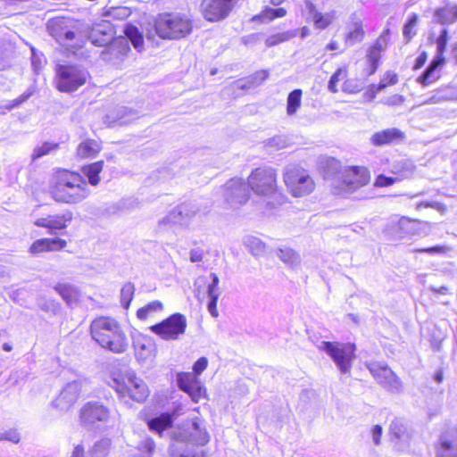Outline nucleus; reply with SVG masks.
Segmentation results:
<instances>
[{"label": "nucleus", "instance_id": "nucleus-30", "mask_svg": "<svg viewBox=\"0 0 457 457\" xmlns=\"http://www.w3.org/2000/svg\"><path fill=\"white\" fill-rule=\"evenodd\" d=\"M54 290L62 296L67 304L71 305L79 301V289L68 283H59L54 287Z\"/></svg>", "mask_w": 457, "mask_h": 457}, {"label": "nucleus", "instance_id": "nucleus-50", "mask_svg": "<svg viewBox=\"0 0 457 457\" xmlns=\"http://www.w3.org/2000/svg\"><path fill=\"white\" fill-rule=\"evenodd\" d=\"M137 448L143 453L140 457H152L155 448V443L151 437L147 436L138 444Z\"/></svg>", "mask_w": 457, "mask_h": 457}, {"label": "nucleus", "instance_id": "nucleus-29", "mask_svg": "<svg viewBox=\"0 0 457 457\" xmlns=\"http://www.w3.org/2000/svg\"><path fill=\"white\" fill-rule=\"evenodd\" d=\"M434 19L436 22L445 25L457 21V4L446 5L435 11Z\"/></svg>", "mask_w": 457, "mask_h": 457}, {"label": "nucleus", "instance_id": "nucleus-1", "mask_svg": "<svg viewBox=\"0 0 457 457\" xmlns=\"http://www.w3.org/2000/svg\"><path fill=\"white\" fill-rule=\"evenodd\" d=\"M171 437L174 443L170 446V457H206L204 451H193L184 445H204L209 442L210 436L200 420L184 421L173 429Z\"/></svg>", "mask_w": 457, "mask_h": 457}, {"label": "nucleus", "instance_id": "nucleus-41", "mask_svg": "<svg viewBox=\"0 0 457 457\" xmlns=\"http://www.w3.org/2000/svg\"><path fill=\"white\" fill-rule=\"evenodd\" d=\"M125 34L128 39H129L130 42L132 43L133 46L138 51H141L143 47L144 39L138 29L136 26L129 25L125 29Z\"/></svg>", "mask_w": 457, "mask_h": 457}, {"label": "nucleus", "instance_id": "nucleus-20", "mask_svg": "<svg viewBox=\"0 0 457 457\" xmlns=\"http://www.w3.org/2000/svg\"><path fill=\"white\" fill-rule=\"evenodd\" d=\"M175 223L181 227H188L191 220L199 213L200 208L195 203H183L171 210Z\"/></svg>", "mask_w": 457, "mask_h": 457}, {"label": "nucleus", "instance_id": "nucleus-15", "mask_svg": "<svg viewBox=\"0 0 457 457\" xmlns=\"http://www.w3.org/2000/svg\"><path fill=\"white\" fill-rule=\"evenodd\" d=\"M222 195L231 207H237L247 202L249 192L243 179H232L223 186Z\"/></svg>", "mask_w": 457, "mask_h": 457}, {"label": "nucleus", "instance_id": "nucleus-36", "mask_svg": "<svg viewBox=\"0 0 457 457\" xmlns=\"http://www.w3.org/2000/svg\"><path fill=\"white\" fill-rule=\"evenodd\" d=\"M244 244L254 256L262 255L266 252L265 243L256 237H245L244 238Z\"/></svg>", "mask_w": 457, "mask_h": 457}, {"label": "nucleus", "instance_id": "nucleus-35", "mask_svg": "<svg viewBox=\"0 0 457 457\" xmlns=\"http://www.w3.org/2000/svg\"><path fill=\"white\" fill-rule=\"evenodd\" d=\"M136 357L139 361H145L153 355L154 344L149 339L137 340L134 343Z\"/></svg>", "mask_w": 457, "mask_h": 457}, {"label": "nucleus", "instance_id": "nucleus-38", "mask_svg": "<svg viewBox=\"0 0 457 457\" xmlns=\"http://www.w3.org/2000/svg\"><path fill=\"white\" fill-rule=\"evenodd\" d=\"M390 435L396 440L403 439L408 433L407 422L403 419H395L390 424Z\"/></svg>", "mask_w": 457, "mask_h": 457}, {"label": "nucleus", "instance_id": "nucleus-39", "mask_svg": "<svg viewBox=\"0 0 457 457\" xmlns=\"http://www.w3.org/2000/svg\"><path fill=\"white\" fill-rule=\"evenodd\" d=\"M302 90L295 89L289 93L287 100V113L294 115L301 106Z\"/></svg>", "mask_w": 457, "mask_h": 457}, {"label": "nucleus", "instance_id": "nucleus-18", "mask_svg": "<svg viewBox=\"0 0 457 457\" xmlns=\"http://www.w3.org/2000/svg\"><path fill=\"white\" fill-rule=\"evenodd\" d=\"M81 390L79 381L68 383L59 395L53 401V406L60 411H68L78 400Z\"/></svg>", "mask_w": 457, "mask_h": 457}, {"label": "nucleus", "instance_id": "nucleus-10", "mask_svg": "<svg viewBox=\"0 0 457 457\" xmlns=\"http://www.w3.org/2000/svg\"><path fill=\"white\" fill-rule=\"evenodd\" d=\"M247 183L258 195L272 196L277 194V175L272 168H256L249 175Z\"/></svg>", "mask_w": 457, "mask_h": 457}, {"label": "nucleus", "instance_id": "nucleus-6", "mask_svg": "<svg viewBox=\"0 0 457 457\" xmlns=\"http://www.w3.org/2000/svg\"><path fill=\"white\" fill-rule=\"evenodd\" d=\"M88 77V71L81 65L58 63L55 66V86L60 92H75L86 84Z\"/></svg>", "mask_w": 457, "mask_h": 457}, {"label": "nucleus", "instance_id": "nucleus-33", "mask_svg": "<svg viewBox=\"0 0 457 457\" xmlns=\"http://www.w3.org/2000/svg\"><path fill=\"white\" fill-rule=\"evenodd\" d=\"M104 168V162H96L82 167L81 171L84 176L88 179L87 184L91 186H97L100 182L99 174L102 172Z\"/></svg>", "mask_w": 457, "mask_h": 457}, {"label": "nucleus", "instance_id": "nucleus-45", "mask_svg": "<svg viewBox=\"0 0 457 457\" xmlns=\"http://www.w3.org/2000/svg\"><path fill=\"white\" fill-rule=\"evenodd\" d=\"M135 286L131 282L126 283L120 290V303L123 308L128 309L134 297Z\"/></svg>", "mask_w": 457, "mask_h": 457}, {"label": "nucleus", "instance_id": "nucleus-9", "mask_svg": "<svg viewBox=\"0 0 457 457\" xmlns=\"http://www.w3.org/2000/svg\"><path fill=\"white\" fill-rule=\"evenodd\" d=\"M284 181L290 193L295 197L309 195L315 187L308 171L296 165L287 167L284 173Z\"/></svg>", "mask_w": 457, "mask_h": 457}, {"label": "nucleus", "instance_id": "nucleus-8", "mask_svg": "<svg viewBox=\"0 0 457 457\" xmlns=\"http://www.w3.org/2000/svg\"><path fill=\"white\" fill-rule=\"evenodd\" d=\"M46 29L50 36L59 44L71 47L79 46L78 21L69 17H54L47 21Z\"/></svg>", "mask_w": 457, "mask_h": 457}, {"label": "nucleus", "instance_id": "nucleus-2", "mask_svg": "<svg viewBox=\"0 0 457 457\" xmlns=\"http://www.w3.org/2000/svg\"><path fill=\"white\" fill-rule=\"evenodd\" d=\"M50 194L56 202L73 204L85 200L90 195V189L81 174L62 170L56 175Z\"/></svg>", "mask_w": 457, "mask_h": 457}, {"label": "nucleus", "instance_id": "nucleus-3", "mask_svg": "<svg viewBox=\"0 0 457 457\" xmlns=\"http://www.w3.org/2000/svg\"><path fill=\"white\" fill-rule=\"evenodd\" d=\"M92 338L102 347L121 353L128 347V340L118 321L111 317H98L90 326Z\"/></svg>", "mask_w": 457, "mask_h": 457}, {"label": "nucleus", "instance_id": "nucleus-47", "mask_svg": "<svg viewBox=\"0 0 457 457\" xmlns=\"http://www.w3.org/2000/svg\"><path fill=\"white\" fill-rule=\"evenodd\" d=\"M269 76V72L267 71H258L254 74H253L247 79V84H242V88H250L259 86L262 82H263Z\"/></svg>", "mask_w": 457, "mask_h": 457}, {"label": "nucleus", "instance_id": "nucleus-64", "mask_svg": "<svg viewBox=\"0 0 457 457\" xmlns=\"http://www.w3.org/2000/svg\"><path fill=\"white\" fill-rule=\"evenodd\" d=\"M5 433V438L7 441L12 442V443H19L21 440L20 433L16 429H9L7 431H4Z\"/></svg>", "mask_w": 457, "mask_h": 457}, {"label": "nucleus", "instance_id": "nucleus-60", "mask_svg": "<svg viewBox=\"0 0 457 457\" xmlns=\"http://www.w3.org/2000/svg\"><path fill=\"white\" fill-rule=\"evenodd\" d=\"M105 16H112L115 19H122L128 15V11L123 7H113L104 12Z\"/></svg>", "mask_w": 457, "mask_h": 457}, {"label": "nucleus", "instance_id": "nucleus-14", "mask_svg": "<svg viewBox=\"0 0 457 457\" xmlns=\"http://www.w3.org/2000/svg\"><path fill=\"white\" fill-rule=\"evenodd\" d=\"M369 370L378 384L393 393L402 391V382L395 373L387 366L379 362L369 365Z\"/></svg>", "mask_w": 457, "mask_h": 457}, {"label": "nucleus", "instance_id": "nucleus-27", "mask_svg": "<svg viewBox=\"0 0 457 457\" xmlns=\"http://www.w3.org/2000/svg\"><path fill=\"white\" fill-rule=\"evenodd\" d=\"M348 32L345 36V44L348 46L361 42L364 37L362 22L360 19L353 18L352 22L347 27Z\"/></svg>", "mask_w": 457, "mask_h": 457}, {"label": "nucleus", "instance_id": "nucleus-37", "mask_svg": "<svg viewBox=\"0 0 457 457\" xmlns=\"http://www.w3.org/2000/svg\"><path fill=\"white\" fill-rule=\"evenodd\" d=\"M287 14V11L284 8H270L265 7L258 15L253 16V21H260L262 22L270 21L276 18L284 17Z\"/></svg>", "mask_w": 457, "mask_h": 457}, {"label": "nucleus", "instance_id": "nucleus-53", "mask_svg": "<svg viewBox=\"0 0 457 457\" xmlns=\"http://www.w3.org/2000/svg\"><path fill=\"white\" fill-rule=\"evenodd\" d=\"M109 441L102 440L94 445L90 457H106L109 449Z\"/></svg>", "mask_w": 457, "mask_h": 457}, {"label": "nucleus", "instance_id": "nucleus-51", "mask_svg": "<svg viewBox=\"0 0 457 457\" xmlns=\"http://www.w3.org/2000/svg\"><path fill=\"white\" fill-rule=\"evenodd\" d=\"M57 147L58 144L46 142L42 145L37 146L34 149L32 154V159L37 160L38 158H41L44 155L48 154L51 151L56 149Z\"/></svg>", "mask_w": 457, "mask_h": 457}, {"label": "nucleus", "instance_id": "nucleus-12", "mask_svg": "<svg viewBox=\"0 0 457 457\" xmlns=\"http://www.w3.org/2000/svg\"><path fill=\"white\" fill-rule=\"evenodd\" d=\"M112 386L121 397L128 395L137 403L144 402L148 396L147 386L135 376L129 377L127 382L114 378Z\"/></svg>", "mask_w": 457, "mask_h": 457}, {"label": "nucleus", "instance_id": "nucleus-56", "mask_svg": "<svg viewBox=\"0 0 457 457\" xmlns=\"http://www.w3.org/2000/svg\"><path fill=\"white\" fill-rule=\"evenodd\" d=\"M266 146L276 150L282 149L287 146V140L281 136H277L270 138L266 143Z\"/></svg>", "mask_w": 457, "mask_h": 457}, {"label": "nucleus", "instance_id": "nucleus-16", "mask_svg": "<svg viewBox=\"0 0 457 457\" xmlns=\"http://www.w3.org/2000/svg\"><path fill=\"white\" fill-rule=\"evenodd\" d=\"M234 0H204L201 9L204 17L209 21L225 19L234 6Z\"/></svg>", "mask_w": 457, "mask_h": 457}, {"label": "nucleus", "instance_id": "nucleus-43", "mask_svg": "<svg viewBox=\"0 0 457 457\" xmlns=\"http://www.w3.org/2000/svg\"><path fill=\"white\" fill-rule=\"evenodd\" d=\"M448 42V30L446 29H442L439 37L436 38V54L434 57L436 60L442 61L445 62V58L444 56V54L446 49Z\"/></svg>", "mask_w": 457, "mask_h": 457}, {"label": "nucleus", "instance_id": "nucleus-19", "mask_svg": "<svg viewBox=\"0 0 457 457\" xmlns=\"http://www.w3.org/2000/svg\"><path fill=\"white\" fill-rule=\"evenodd\" d=\"M72 212L68 211L62 214L48 215L46 218L37 219L35 221V225L46 228L49 230L50 234L55 235L57 230L66 228L68 223L72 220Z\"/></svg>", "mask_w": 457, "mask_h": 457}, {"label": "nucleus", "instance_id": "nucleus-49", "mask_svg": "<svg viewBox=\"0 0 457 457\" xmlns=\"http://www.w3.org/2000/svg\"><path fill=\"white\" fill-rule=\"evenodd\" d=\"M417 22L418 16L416 14H412L408 20L407 23L403 26V34L407 42H409L416 35L414 28L416 27Z\"/></svg>", "mask_w": 457, "mask_h": 457}, {"label": "nucleus", "instance_id": "nucleus-23", "mask_svg": "<svg viewBox=\"0 0 457 457\" xmlns=\"http://www.w3.org/2000/svg\"><path fill=\"white\" fill-rule=\"evenodd\" d=\"M66 245L65 240L58 237L37 239L29 247V253L37 254L45 252L57 251L64 248Z\"/></svg>", "mask_w": 457, "mask_h": 457}, {"label": "nucleus", "instance_id": "nucleus-21", "mask_svg": "<svg viewBox=\"0 0 457 457\" xmlns=\"http://www.w3.org/2000/svg\"><path fill=\"white\" fill-rule=\"evenodd\" d=\"M113 30L109 22L96 24L91 30L89 39L92 44L98 46H107L112 41Z\"/></svg>", "mask_w": 457, "mask_h": 457}, {"label": "nucleus", "instance_id": "nucleus-31", "mask_svg": "<svg viewBox=\"0 0 457 457\" xmlns=\"http://www.w3.org/2000/svg\"><path fill=\"white\" fill-rule=\"evenodd\" d=\"M173 423L172 416L170 413H162L161 415L152 418L148 420L147 424L150 430L162 433L169 428H171Z\"/></svg>", "mask_w": 457, "mask_h": 457}, {"label": "nucleus", "instance_id": "nucleus-13", "mask_svg": "<svg viewBox=\"0 0 457 457\" xmlns=\"http://www.w3.org/2000/svg\"><path fill=\"white\" fill-rule=\"evenodd\" d=\"M110 419V410L99 402H88L79 411V420L83 427L92 428Z\"/></svg>", "mask_w": 457, "mask_h": 457}, {"label": "nucleus", "instance_id": "nucleus-62", "mask_svg": "<svg viewBox=\"0 0 457 457\" xmlns=\"http://www.w3.org/2000/svg\"><path fill=\"white\" fill-rule=\"evenodd\" d=\"M208 365V360L205 357L199 358L193 366L194 374L200 375Z\"/></svg>", "mask_w": 457, "mask_h": 457}, {"label": "nucleus", "instance_id": "nucleus-34", "mask_svg": "<svg viewBox=\"0 0 457 457\" xmlns=\"http://www.w3.org/2000/svg\"><path fill=\"white\" fill-rule=\"evenodd\" d=\"M101 150L100 144L94 139H87L77 147V154L80 158L95 157Z\"/></svg>", "mask_w": 457, "mask_h": 457}, {"label": "nucleus", "instance_id": "nucleus-57", "mask_svg": "<svg viewBox=\"0 0 457 457\" xmlns=\"http://www.w3.org/2000/svg\"><path fill=\"white\" fill-rule=\"evenodd\" d=\"M387 77L390 78V80L385 82V79H382L377 87V92L384 90L387 86L395 85L397 83L398 78L395 73L387 71Z\"/></svg>", "mask_w": 457, "mask_h": 457}, {"label": "nucleus", "instance_id": "nucleus-22", "mask_svg": "<svg viewBox=\"0 0 457 457\" xmlns=\"http://www.w3.org/2000/svg\"><path fill=\"white\" fill-rule=\"evenodd\" d=\"M404 138V133L399 129L391 128L376 132L370 137L373 145L382 146L395 142H400Z\"/></svg>", "mask_w": 457, "mask_h": 457}, {"label": "nucleus", "instance_id": "nucleus-46", "mask_svg": "<svg viewBox=\"0 0 457 457\" xmlns=\"http://www.w3.org/2000/svg\"><path fill=\"white\" fill-rule=\"evenodd\" d=\"M294 37L295 33L291 31L277 33L268 37L265 40V45L268 47H271L280 43L286 42Z\"/></svg>", "mask_w": 457, "mask_h": 457}, {"label": "nucleus", "instance_id": "nucleus-48", "mask_svg": "<svg viewBox=\"0 0 457 457\" xmlns=\"http://www.w3.org/2000/svg\"><path fill=\"white\" fill-rule=\"evenodd\" d=\"M185 393H187L195 403H198L202 398H205V389L199 380L185 391Z\"/></svg>", "mask_w": 457, "mask_h": 457}, {"label": "nucleus", "instance_id": "nucleus-42", "mask_svg": "<svg viewBox=\"0 0 457 457\" xmlns=\"http://www.w3.org/2000/svg\"><path fill=\"white\" fill-rule=\"evenodd\" d=\"M436 457H457V441L442 439Z\"/></svg>", "mask_w": 457, "mask_h": 457}, {"label": "nucleus", "instance_id": "nucleus-44", "mask_svg": "<svg viewBox=\"0 0 457 457\" xmlns=\"http://www.w3.org/2000/svg\"><path fill=\"white\" fill-rule=\"evenodd\" d=\"M177 381L179 387L185 392L195 382H197L198 378L192 372H181L178 374Z\"/></svg>", "mask_w": 457, "mask_h": 457}, {"label": "nucleus", "instance_id": "nucleus-7", "mask_svg": "<svg viewBox=\"0 0 457 457\" xmlns=\"http://www.w3.org/2000/svg\"><path fill=\"white\" fill-rule=\"evenodd\" d=\"M318 348L333 360L341 373H350L353 361L356 358L354 344L321 341Z\"/></svg>", "mask_w": 457, "mask_h": 457}, {"label": "nucleus", "instance_id": "nucleus-54", "mask_svg": "<svg viewBox=\"0 0 457 457\" xmlns=\"http://www.w3.org/2000/svg\"><path fill=\"white\" fill-rule=\"evenodd\" d=\"M173 225L177 224L175 223V219L173 218L172 211H170L165 217H163L158 221L157 228L159 231H163Z\"/></svg>", "mask_w": 457, "mask_h": 457}, {"label": "nucleus", "instance_id": "nucleus-40", "mask_svg": "<svg viewBox=\"0 0 457 457\" xmlns=\"http://www.w3.org/2000/svg\"><path fill=\"white\" fill-rule=\"evenodd\" d=\"M162 303L158 300H154L147 303L144 307L138 309L137 312V317L141 320H145L154 312L162 311Z\"/></svg>", "mask_w": 457, "mask_h": 457}, {"label": "nucleus", "instance_id": "nucleus-59", "mask_svg": "<svg viewBox=\"0 0 457 457\" xmlns=\"http://www.w3.org/2000/svg\"><path fill=\"white\" fill-rule=\"evenodd\" d=\"M413 220H410L407 217H402L399 219L397 222V227L401 232V234H410L411 233V229L410 228V226Z\"/></svg>", "mask_w": 457, "mask_h": 457}, {"label": "nucleus", "instance_id": "nucleus-4", "mask_svg": "<svg viewBox=\"0 0 457 457\" xmlns=\"http://www.w3.org/2000/svg\"><path fill=\"white\" fill-rule=\"evenodd\" d=\"M370 171L365 167L352 166L340 171L331 181L335 195L347 196L369 184Z\"/></svg>", "mask_w": 457, "mask_h": 457}, {"label": "nucleus", "instance_id": "nucleus-58", "mask_svg": "<svg viewBox=\"0 0 457 457\" xmlns=\"http://www.w3.org/2000/svg\"><path fill=\"white\" fill-rule=\"evenodd\" d=\"M398 179L387 177L386 175L380 174L377 177L375 181L376 187H387L393 185L395 181H397Z\"/></svg>", "mask_w": 457, "mask_h": 457}, {"label": "nucleus", "instance_id": "nucleus-52", "mask_svg": "<svg viewBox=\"0 0 457 457\" xmlns=\"http://www.w3.org/2000/svg\"><path fill=\"white\" fill-rule=\"evenodd\" d=\"M346 77V70L339 68L337 71L331 76L328 87L329 91L332 93H337L338 91L337 84L344 79Z\"/></svg>", "mask_w": 457, "mask_h": 457}, {"label": "nucleus", "instance_id": "nucleus-28", "mask_svg": "<svg viewBox=\"0 0 457 457\" xmlns=\"http://www.w3.org/2000/svg\"><path fill=\"white\" fill-rule=\"evenodd\" d=\"M444 62L433 58L429 65L422 72V74L417 79V81L423 87H427L432 82L438 79L439 75L436 73V70L444 65Z\"/></svg>", "mask_w": 457, "mask_h": 457}, {"label": "nucleus", "instance_id": "nucleus-24", "mask_svg": "<svg viewBox=\"0 0 457 457\" xmlns=\"http://www.w3.org/2000/svg\"><path fill=\"white\" fill-rule=\"evenodd\" d=\"M304 9L308 12L310 18L313 21L316 28L325 29L334 20L335 16L333 12L321 13L316 10L315 5L309 0L304 2Z\"/></svg>", "mask_w": 457, "mask_h": 457}, {"label": "nucleus", "instance_id": "nucleus-5", "mask_svg": "<svg viewBox=\"0 0 457 457\" xmlns=\"http://www.w3.org/2000/svg\"><path fill=\"white\" fill-rule=\"evenodd\" d=\"M154 28L162 38L179 39L192 32V22L179 13H162L156 18Z\"/></svg>", "mask_w": 457, "mask_h": 457}, {"label": "nucleus", "instance_id": "nucleus-25", "mask_svg": "<svg viewBox=\"0 0 457 457\" xmlns=\"http://www.w3.org/2000/svg\"><path fill=\"white\" fill-rule=\"evenodd\" d=\"M210 277L212 282L207 287V295L209 297L207 308L212 317H218L217 302L220 295L219 288L220 278L215 273H211Z\"/></svg>", "mask_w": 457, "mask_h": 457}, {"label": "nucleus", "instance_id": "nucleus-26", "mask_svg": "<svg viewBox=\"0 0 457 457\" xmlns=\"http://www.w3.org/2000/svg\"><path fill=\"white\" fill-rule=\"evenodd\" d=\"M391 172L397 175L399 179L411 178L415 170L412 161L405 158L395 160L391 164Z\"/></svg>", "mask_w": 457, "mask_h": 457}, {"label": "nucleus", "instance_id": "nucleus-17", "mask_svg": "<svg viewBox=\"0 0 457 457\" xmlns=\"http://www.w3.org/2000/svg\"><path fill=\"white\" fill-rule=\"evenodd\" d=\"M129 52V46L128 39L125 37H119L111 42L101 53V59L112 65L120 64L128 53Z\"/></svg>", "mask_w": 457, "mask_h": 457}, {"label": "nucleus", "instance_id": "nucleus-63", "mask_svg": "<svg viewBox=\"0 0 457 457\" xmlns=\"http://www.w3.org/2000/svg\"><path fill=\"white\" fill-rule=\"evenodd\" d=\"M12 54V46L11 45L4 44L0 42V62H3L8 59Z\"/></svg>", "mask_w": 457, "mask_h": 457}, {"label": "nucleus", "instance_id": "nucleus-55", "mask_svg": "<svg viewBox=\"0 0 457 457\" xmlns=\"http://www.w3.org/2000/svg\"><path fill=\"white\" fill-rule=\"evenodd\" d=\"M33 95V90H27L25 91L21 96H20L18 98L11 101L9 103V104H7L5 106V108L7 110H12L19 105H21V104H23L24 102H26L31 96Z\"/></svg>", "mask_w": 457, "mask_h": 457}, {"label": "nucleus", "instance_id": "nucleus-32", "mask_svg": "<svg viewBox=\"0 0 457 457\" xmlns=\"http://www.w3.org/2000/svg\"><path fill=\"white\" fill-rule=\"evenodd\" d=\"M276 254L281 262L291 268H295L301 263L299 253L290 247H279Z\"/></svg>", "mask_w": 457, "mask_h": 457}, {"label": "nucleus", "instance_id": "nucleus-11", "mask_svg": "<svg viewBox=\"0 0 457 457\" xmlns=\"http://www.w3.org/2000/svg\"><path fill=\"white\" fill-rule=\"evenodd\" d=\"M187 328V319L181 313H174L154 324L149 329L164 340H176L183 335Z\"/></svg>", "mask_w": 457, "mask_h": 457}, {"label": "nucleus", "instance_id": "nucleus-61", "mask_svg": "<svg viewBox=\"0 0 457 457\" xmlns=\"http://www.w3.org/2000/svg\"><path fill=\"white\" fill-rule=\"evenodd\" d=\"M118 113L120 114V116H119V123L120 125L127 124V123L130 122L134 119V118H132V119L128 118L127 116H129V115L135 116V113L131 110H129L127 107H121L119 110Z\"/></svg>", "mask_w": 457, "mask_h": 457}]
</instances>
